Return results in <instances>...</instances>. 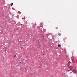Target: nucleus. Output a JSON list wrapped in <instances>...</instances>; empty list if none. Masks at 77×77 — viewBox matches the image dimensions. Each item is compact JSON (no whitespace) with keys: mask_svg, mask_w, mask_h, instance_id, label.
Here are the masks:
<instances>
[{"mask_svg":"<svg viewBox=\"0 0 77 77\" xmlns=\"http://www.w3.org/2000/svg\"><path fill=\"white\" fill-rule=\"evenodd\" d=\"M58 35H59V36H60V35H61V34L59 33L58 34Z\"/></svg>","mask_w":77,"mask_h":77,"instance_id":"7ed1b4c3","label":"nucleus"},{"mask_svg":"<svg viewBox=\"0 0 77 77\" xmlns=\"http://www.w3.org/2000/svg\"><path fill=\"white\" fill-rule=\"evenodd\" d=\"M14 57H16V55H14Z\"/></svg>","mask_w":77,"mask_h":77,"instance_id":"423d86ee","label":"nucleus"},{"mask_svg":"<svg viewBox=\"0 0 77 77\" xmlns=\"http://www.w3.org/2000/svg\"><path fill=\"white\" fill-rule=\"evenodd\" d=\"M20 62V63H21V62Z\"/></svg>","mask_w":77,"mask_h":77,"instance_id":"6e6552de","label":"nucleus"},{"mask_svg":"<svg viewBox=\"0 0 77 77\" xmlns=\"http://www.w3.org/2000/svg\"><path fill=\"white\" fill-rule=\"evenodd\" d=\"M69 69H70V70H71L72 69V66H70L69 67Z\"/></svg>","mask_w":77,"mask_h":77,"instance_id":"f03ea898","label":"nucleus"},{"mask_svg":"<svg viewBox=\"0 0 77 77\" xmlns=\"http://www.w3.org/2000/svg\"><path fill=\"white\" fill-rule=\"evenodd\" d=\"M58 47H60V45H58Z\"/></svg>","mask_w":77,"mask_h":77,"instance_id":"20e7f679","label":"nucleus"},{"mask_svg":"<svg viewBox=\"0 0 77 77\" xmlns=\"http://www.w3.org/2000/svg\"><path fill=\"white\" fill-rule=\"evenodd\" d=\"M14 5V4L13 3H11V6H12Z\"/></svg>","mask_w":77,"mask_h":77,"instance_id":"39448f33","label":"nucleus"},{"mask_svg":"<svg viewBox=\"0 0 77 77\" xmlns=\"http://www.w3.org/2000/svg\"><path fill=\"white\" fill-rule=\"evenodd\" d=\"M41 65H42V64H40Z\"/></svg>","mask_w":77,"mask_h":77,"instance_id":"1a4fd4ad","label":"nucleus"},{"mask_svg":"<svg viewBox=\"0 0 77 77\" xmlns=\"http://www.w3.org/2000/svg\"><path fill=\"white\" fill-rule=\"evenodd\" d=\"M21 49H23V47H21Z\"/></svg>","mask_w":77,"mask_h":77,"instance_id":"0eeeda50","label":"nucleus"},{"mask_svg":"<svg viewBox=\"0 0 77 77\" xmlns=\"http://www.w3.org/2000/svg\"><path fill=\"white\" fill-rule=\"evenodd\" d=\"M72 72L74 73V74H75L76 73V70H75V69H73V71H72Z\"/></svg>","mask_w":77,"mask_h":77,"instance_id":"f257e3e1","label":"nucleus"},{"mask_svg":"<svg viewBox=\"0 0 77 77\" xmlns=\"http://www.w3.org/2000/svg\"><path fill=\"white\" fill-rule=\"evenodd\" d=\"M76 63H77V61H76Z\"/></svg>","mask_w":77,"mask_h":77,"instance_id":"9d476101","label":"nucleus"},{"mask_svg":"<svg viewBox=\"0 0 77 77\" xmlns=\"http://www.w3.org/2000/svg\"><path fill=\"white\" fill-rule=\"evenodd\" d=\"M26 72H27V71H26Z\"/></svg>","mask_w":77,"mask_h":77,"instance_id":"9b49d317","label":"nucleus"},{"mask_svg":"<svg viewBox=\"0 0 77 77\" xmlns=\"http://www.w3.org/2000/svg\"><path fill=\"white\" fill-rule=\"evenodd\" d=\"M68 71H69V70H68Z\"/></svg>","mask_w":77,"mask_h":77,"instance_id":"f8f14e48","label":"nucleus"}]
</instances>
